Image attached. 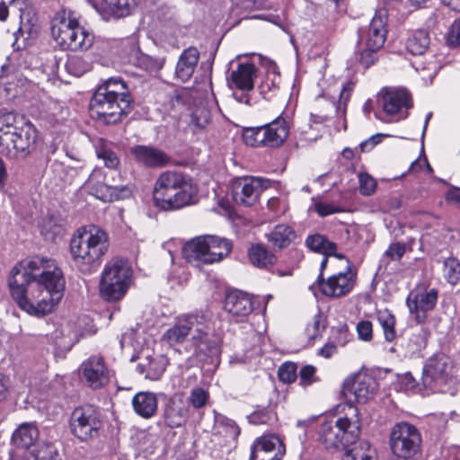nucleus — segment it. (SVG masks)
<instances>
[{
    "mask_svg": "<svg viewBox=\"0 0 460 460\" xmlns=\"http://www.w3.org/2000/svg\"><path fill=\"white\" fill-rule=\"evenodd\" d=\"M10 295L31 315L51 313L63 296L65 279L54 261L35 257L16 264L8 279Z\"/></svg>",
    "mask_w": 460,
    "mask_h": 460,
    "instance_id": "1",
    "label": "nucleus"
},
{
    "mask_svg": "<svg viewBox=\"0 0 460 460\" xmlns=\"http://www.w3.org/2000/svg\"><path fill=\"white\" fill-rule=\"evenodd\" d=\"M109 248L107 234L95 226L79 229L70 240V253L78 270L83 273L94 270Z\"/></svg>",
    "mask_w": 460,
    "mask_h": 460,
    "instance_id": "2",
    "label": "nucleus"
},
{
    "mask_svg": "<svg viewBox=\"0 0 460 460\" xmlns=\"http://www.w3.org/2000/svg\"><path fill=\"white\" fill-rule=\"evenodd\" d=\"M51 33L55 41L63 49L72 51L87 50L94 40L93 35L72 16V13L66 10L55 14L51 23Z\"/></svg>",
    "mask_w": 460,
    "mask_h": 460,
    "instance_id": "3",
    "label": "nucleus"
},
{
    "mask_svg": "<svg viewBox=\"0 0 460 460\" xmlns=\"http://www.w3.org/2000/svg\"><path fill=\"white\" fill-rule=\"evenodd\" d=\"M232 242L217 235H202L186 243L183 257L195 266L221 261L232 250Z\"/></svg>",
    "mask_w": 460,
    "mask_h": 460,
    "instance_id": "4",
    "label": "nucleus"
},
{
    "mask_svg": "<svg viewBox=\"0 0 460 460\" xmlns=\"http://www.w3.org/2000/svg\"><path fill=\"white\" fill-rule=\"evenodd\" d=\"M132 277V270L123 260L107 263L102 272L99 289L102 299L109 302L120 300L127 293Z\"/></svg>",
    "mask_w": 460,
    "mask_h": 460,
    "instance_id": "5",
    "label": "nucleus"
},
{
    "mask_svg": "<svg viewBox=\"0 0 460 460\" xmlns=\"http://www.w3.org/2000/svg\"><path fill=\"white\" fill-rule=\"evenodd\" d=\"M133 99H122L104 94L96 90L90 101V111L93 118L105 125L120 122L131 112Z\"/></svg>",
    "mask_w": 460,
    "mask_h": 460,
    "instance_id": "6",
    "label": "nucleus"
},
{
    "mask_svg": "<svg viewBox=\"0 0 460 460\" xmlns=\"http://www.w3.org/2000/svg\"><path fill=\"white\" fill-rule=\"evenodd\" d=\"M289 124L279 115L263 126L248 128L243 130V138L251 146L277 148L281 146L289 134Z\"/></svg>",
    "mask_w": 460,
    "mask_h": 460,
    "instance_id": "7",
    "label": "nucleus"
},
{
    "mask_svg": "<svg viewBox=\"0 0 460 460\" xmlns=\"http://www.w3.org/2000/svg\"><path fill=\"white\" fill-rule=\"evenodd\" d=\"M103 427L101 411L91 404L73 410L69 418L71 434L81 442H89L100 437Z\"/></svg>",
    "mask_w": 460,
    "mask_h": 460,
    "instance_id": "8",
    "label": "nucleus"
},
{
    "mask_svg": "<svg viewBox=\"0 0 460 460\" xmlns=\"http://www.w3.org/2000/svg\"><path fill=\"white\" fill-rule=\"evenodd\" d=\"M37 130L31 122H24L14 130L0 134V153L10 158L26 157L34 148Z\"/></svg>",
    "mask_w": 460,
    "mask_h": 460,
    "instance_id": "9",
    "label": "nucleus"
},
{
    "mask_svg": "<svg viewBox=\"0 0 460 460\" xmlns=\"http://www.w3.org/2000/svg\"><path fill=\"white\" fill-rule=\"evenodd\" d=\"M421 446V435L412 424L402 421L391 429L390 447L398 460H408L415 456Z\"/></svg>",
    "mask_w": 460,
    "mask_h": 460,
    "instance_id": "10",
    "label": "nucleus"
},
{
    "mask_svg": "<svg viewBox=\"0 0 460 460\" xmlns=\"http://www.w3.org/2000/svg\"><path fill=\"white\" fill-rule=\"evenodd\" d=\"M454 379V366L451 358L445 354L431 357L423 368L422 384L434 392L447 393L444 386Z\"/></svg>",
    "mask_w": 460,
    "mask_h": 460,
    "instance_id": "11",
    "label": "nucleus"
},
{
    "mask_svg": "<svg viewBox=\"0 0 460 460\" xmlns=\"http://www.w3.org/2000/svg\"><path fill=\"white\" fill-rule=\"evenodd\" d=\"M211 322V318L207 312H196L184 314L179 317L175 324L168 329L164 338L170 344L182 343L188 335L199 331V328H205Z\"/></svg>",
    "mask_w": 460,
    "mask_h": 460,
    "instance_id": "12",
    "label": "nucleus"
},
{
    "mask_svg": "<svg viewBox=\"0 0 460 460\" xmlns=\"http://www.w3.org/2000/svg\"><path fill=\"white\" fill-rule=\"evenodd\" d=\"M84 186L92 195L104 202H111L130 194V190L127 186L110 182L102 169H94Z\"/></svg>",
    "mask_w": 460,
    "mask_h": 460,
    "instance_id": "13",
    "label": "nucleus"
},
{
    "mask_svg": "<svg viewBox=\"0 0 460 460\" xmlns=\"http://www.w3.org/2000/svg\"><path fill=\"white\" fill-rule=\"evenodd\" d=\"M210 323L205 328L192 333L190 346L194 355L200 361H208L219 357L221 354L222 340L219 335L209 332Z\"/></svg>",
    "mask_w": 460,
    "mask_h": 460,
    "instance_id": "14",
    "label": "nucleus"
},
{
    "mask_svg": "<svg viewBox=\"0 0 460 460\" xmlns=\"http://www.w3.org/2000/svg\"><path fill=\"white\" fill-rule=\"evenodd\" d=\"M264 180L246 176L237 178L232 184V196L235 203L251 207L254 205L261 191L266 188Z\"/></svg>",
    "mask_w": 460,
    "mask_h": 460,
    "instance_id": "15",
    "label": "nucleus"
},
{
    "mask_svg": "<svg viewBox=\"0 0 460 460\" xmlns=\"http://www.w3.org/2000/svg\"><path fill=\"white\" fill-rule=\"evenodd\" d=\"M199 188L190 176L181 183L168 198L159 204V208L164 211H175L195 204L198 200Z\"/></svg>",
    "mask_w": 460,
    "mask_h": 460,
    "instance_id": "16",
    "label": "nucleus"
},
{
    "mask_svg": "<svg viewBox=\"0 0 460 460\" xmlns=\"http://www.w3.org/2000/svg\"><path fill=\"white\" fill-rule=\"evenodd\" d=\"M378 103L387 115H400L399 119H404L407 112L403 113V109H409L411 106V95L405 89L387 88L382 90L378 94Z\"/></svg>",
    "mask_w": 460,
    "mask_h": 460,
    "instance_id": "17",
    "label": "nucleus"
},
{
    "mask_svg": "<svg viewBox=\"0 0 460 460\" xmlns=\"http://www.w3.org/2000/svg\"><path fill=\"white\" fill-rule=\"evenodd\" d=\"M360 432L358 420L347 417V460H372L373 450L367 441L358 440Z\"/></svg>",
    "mask_w": 460,
    "mask_h": 460,
    "instance_id": "18",
    "label": "nucleus"
},
{
    "mask_svg": "<svg viewBox=\"0 0 460 460\" xmlns=\"http://www.w3.org/2000/svg\"><path fill=\"white\" fill-rule=\"evenodd\" d=\"M438 300V291L435 288L429 290L419 289L411 291L406 300L411 314H415L419 323L425 322L426 313L432 310Z\"/></svg>",
    "mask_w": 460,
    "mask_h": 460,
    "instance_id": "19",
    "label": "nucleus"
},
{
    "mask_svg": "<svg viewBox=\"0 0 460 460\" xmlns=\"http://www.w3.org/2000/svg\"><path fill=\"white\" fill-rule=\"evenodd\" d=\"M188 176L177 170H167L160 173L155 181L153 190L155 206L158 208L159 204H162Z\"/></svg>",
    "mask_w": 460,
    "mask_h": 460,
    "instance_id": "20",
    "label": "nucleus"
},
{
    "mask_svg": "<svg viewBox=\"0 0 460 460\" xmlns=\"http://www.w3.org/2000/svg\"><path fill=\"white\" fill-rule=\"evenodd\" d=\"M80 371L87 385L93 389H99L108 384L110 375L102 358L90 357L84 361Z\"/></svg>",
    "mask_w": 460,
    "mask_h": 460,
    "instance_id": "21",
    "label": "nucleus"
},
{
    "mask_svg": "<svg viewBox=\"0 0 460 460\" xmlns=\"http://www.w3.org/2000/svg\"><path fill=\"white\" fill-rule=\"evenodd\" d=\"M190 407L181 397L168 398L163 409V420L170 429L180 428L188 421Z\"/></svg>",
    "mask_w": 460,
    "mask_h": 460,
    "instance_id": "22",
    "label": "nucleus"
},
{
    "mask_svg": "<svg viewBox=\"0 0 460 460\" xmlns=\"http://www.w3.org/2000/svg\"><path fill=\"white\" fill-rule=\"evenodd\" d=\"M358 402H365L372 398L378 389L376 379L367 372H358L347 380V386Z\"/></svg>",
    "mask_w": 460,
    "mask_h": 460,
    "instance_id": "23",
    "label": "nucleus"
},
{
    "mask_svg": "<svg viewBox=\"0 0 460 460\" xmlns=\"http://www.w3.org/2000/svg\"><path fill=\"white\" fill-rule=\"evenodd\" d=\"M386 17L381 13L376 14L366 31H359V40H365L366 47L371 50L380 49L386 39Z\"/></svg>",
    "mask_w": 460,
    "mask_h": 460,
    "instance_id": "24",
    "label": "nucleus"
},
{
    "mask_svg": "<svg viewBox=\"0 0 460 460\" xmlns=\"http://www.w3.org/2000/svg\"><path fill=\"white\" fill-rule=\"evenodd\" d=\"M284 450L276 437L259 438L252 447L251 460H280Z\"/></svg>",
    "mask_w": 460,
    "mask_h": 460,
    "instance_id": "25",
    "label": "nucleus"
},
{
    "mask_svg": "<svg viewBox=\"0 0 460 460\" xmlns=\"http://www.w3.org/2000/svg\"><path fill=\"white\" fill-rule=\"evenodd\" d=\"M130 153L137 162L150 168L163 167L170 162L164 151L154 146L138 145L131 147Z\"/></svg>",
    "mask_w": 460,
    "mask_h": 460,
    "instance_id": "26",
    "label": "nucleus"
},
{
    "mask_svg": "<svg viewBox=\"0 0 460 460\" xmlns=\"http://www.w3.org/2000/svg\"><path fill=\"white\" fill-rule=\"evenodd\" d=\"M224 308L228 314L242 321L252 312L253 303L247 294L234 290L226 294Z\"/></svg>",
    "mask_w": 460,
    "mask_h": 460,
    "instance_id": "27",
    "label": "nucleus"
},
{
    "mask_svg": "<svg viewBox=\"0 0 460 460\" xmlns=\"http://www.w3.org/2000/svg\"><path fill=\"white\" fill-rule=\"evenodd\" d=\"M321 435L327 448L345 450V418H339L334 425L325 422L322 425Z\"/></svg>",
    "mask_w": 460,
    "mask_h": 460,
    "instance_id": "28",
    "label": "nucleus"
},
{
    "mask_svg": "<svg viewBox=\"0 0 460 460\" xmlns=\"http://www.w3.org/2000/svg\"><path fill=\"white\" fill-rule=\"evenodd\" d=\"M199 59V52L194 47L184 49L179 57L174 75L181 82L189 81L193 75Z\"/></svg>",
    "mask_w": 460,
    "mask_h": 460,
    "instance_id": "29",
    "label": "nucleus"
},
{
    "mask_svg": "<svg viewBox=\"0 0 460 460\" xmlns=\"http://www.w3.org/2000/svg\"><path fill=\"white\" fill-rule=\"evenodd\" d=\"M328 256H324L321 262L320 274L317 279L318 286L322 293L328 296H341L345 294V273L340 272L325 281L323 271L327 266Z\"/></svg>",
    "mask_w": 460,
    "mask_h": 460,
    "instance_id": "30",
    "label": "nucleus"
},
{
    "mask_svg": "<svg viewBox=\"0 0 460 460\" xmlns=\"http://www.w3.org/2000/svg\"><path fill=\"white\" fill-rule=\"evenodd\" d=\"M256 72L257 69L252 63L239 64L237 68L231 72L228 80L230 87L234 86L241 91L253 90V78L256 76Z\"/></svg>",
    "mask_w": 460,
    "mask_h": 460,
    "instance_id": "31",
    "label": "nucleus"
},
{
    "mask_svg": "<svg viewBox=\"0 0 460 460\" xmlns=\"http://www.w3.org/2000/svg\"><path fill=\"white\" fill-rule=\"evenodd\" d=\"M429 336L428 329L423 326L413 329L408 339L402 345L404 349V357H419L427 346Z\"/></svg>",
    "mask_w": 460,
    "mask_h": 460,
    "instance_id": "32",
    "label": "nucleus"
},
{
    "mask_svg": "<svg viewBox=\"0 0 460 460\" xmlns=\"http://www.w3.org/2000/svg\"><path fill=\"white\" fill-rule=\"evenodd\" d=\"M167 360L163 356L148 357L143 362L137 364L136 370L143 375L145 378L156 381L164 375Z\"/></svg>",
    "mask_w": 460,
    "mask_h": 460,
    "instance_id": "33",
    "label": "nucleus"
},
{
    "mask_svg": "<svg viewBox=\"0 0 460 460\" xmlns=\"http://www.w3.org/2000/svg\"><path fill=\"white\" fill-rule=\"evenodd\" d=\"M132 405L139 416L149 419L157 410V398L154 393L139 392L133 397Z\"/></svg>",
    "mask_w": 460,
    "mask_h": 460,
    "instance_id": "34",
    "label": "nucleus"
},
{
    "mask_svg": "<svg viewBox=\"0 0 460 460\" xmlns=\"http://www.w3.org/2000/svg\"><path fill=\"white\" fill-rule=\"evenodd\" d=\"M306 246L313 252L324 256H334L340 260L345 258L341 253L336 252L337 245L322 234H315L309 235L305 240Z\"/></svg>",
    "mask_w": 460,
    "mask_h": 460,
    "instance_id": "35",
    "label": "nucleus"
},
{
    "mask_svg": "<svg viewBox=\"0 0 460 460\" xmlns=\"http://www.w3.org/2000/svg\"><path fill=\"white\" fill-rule=\"evenodd\" d=\"M248 258L250 262L259 269H268L277 261L275 254L261 243L252 244L249 248Z\"/></svg>",
    "mask_w": 460,
    "mask_h": 460,
    "instance_id": "36",
    "label": "nucleus"
},
{
    "mask_svg": "<svg viewBox=\"0 0 460 460\" xmlns=\"http://www.w3.org/2000/svg\"><path fill=\"white\" fill-rule=\"evenodd\" d=\"M39 437V431L31 423H22L13 433L12 441L18 447L28 448Z\"/></svg>",
    "mask_w": 460,
    "mask_h": 460,
    "instance_id": "37",
    "label": "nucleus"
},
{
    "mask_svg": "<svg viewBox=\"0 0 460 460\" xmlns=\"http://www.w3.org/2000/svg\"><path fill=\"white\" fill-rule=\"evenodd\" d=\"M137 0H104V13L114 18L119 19L129 15L137 7Z\"/></svg>",
    "mask_w": 460,
    "mask_h": 460,
    "instance_id": "38",
    "label": "nucleus"
},
{
    "mask_svg": "<svg viewBox=\"0 0 460 460\" xmlns=\"http://www.w3.org/2000/svg\"><path fill=\"white\" fill-rule=\"evenodd\" d=\"M210 111L206 105H197L190 113L188 127L193 134H198L206 128L210 121Z\"/></svg>",
    "mask_w": 460,
    "mask_h": 460,
    "instance_id": "39",
    "label": "nucleus"
},
{
    "mask_svg": "<svg viewBox=\"0 0 460 460\" xmlns=\"http://www.w3.org/2000/svg\"><path fill=\"white\" fill-rule=\"evenodd\" d=\"M429 45V33L426 30L415 31L405 43L406 49L412 55H423Z\"/></svg>",
    "mask_w": 460,
    "mask_h": 460,
    "instance_id": "40",
    "label": "nucleus"
},
{
    "mask_svg": "<svg viewBox=\"0 0 460 460\" xmlns=\"http://www.w3.org/2000/svg\"><path fill=\"white\" fill-rule=\"evenodd\" d=\"M294 236L295 233L292 228L286 225L276 226L275 228L267 234L268 241L271 243L273 246L279 249L289 245Z\"/></svg>",
    "mask_w": 460,
    "mask_h": 460,
    "instance_id": "41",
    "label": "nucleus"
},
{
    "mask_svg": "<svg viewBox=\"0 0 460 460\" xmlns=\"http://www.w3.org/2000/svg\"><path fill=\"white\" fill-rule=\"evenodd\" d=\"M97 90L103 92L104 94L119 97L120 100L132 99L126 84L122 79L119 77L109 78L102 84H101Z\"/></svg>",
    "mask_w": 460,
    "mask_h": 460,
    "instance_id": "42",
    "label": "nucleus"
},
{
    "mask_svg": "<svg viewBox=\"0 0 460 460\" xmlns=\"http://www.w3.org/2000/svg\"><path fill=\"white\" fill-rule=\"evenodd\" d=\"M214 430L217 434L223 435L232 439L237 438L240 434V429L236 423L222 414H216Z\"/></svg>",
    "mask_w": 460,
    "mask_h": 460,
    "instance_id": "43",
    "label": "nucleus"
},
{
    "mask_svg": "<svg viewBox=\"0 0 460 460\" xmlns=\"http://www.w3.org/2000/svg\"><path fill=\"white\" fill-rule=\"evenodd\" d=\"M58 449L51 443L39 444L23 456L24 460H57Z\"/></svg>",
    "mask_w": 460,
    "mask_h": 460,
    "instance_id": "44",
    "label": "nucleus"
},
{
    "mask_svg": "<svg viewBox=\"0 0 460 460\" xmlns=\"http://www.w3.org/2000/svg\"><path fill=\"white\" fill-rule=\"evenodd\" d=\"M164 58H154L144 53H138L135 59V65L149 73H157L164 66Z\"/></svg>",
    "mask_w": 460,
    "mask_h": 460,
    "instance_id": "45",
    "label": "nucleus"
},
{
    "mask_svg": "<svg viewBox=\"0 0 460 460\" xmlns=\"http://www.w3.org/2000/svg\"><path fill=\"white\" fill-rule=\"evenodd\" d=\"M377 320L380 323L386 341L392 342L396 338L395 317L388 310L379 311Z\"/></svg>",
    "mask_w": 460,
    "mask_h": 460,
    "instance_id": "46",
    "label": "nucleus"
},
{
    "mask_svg": "<svg viewBox=\"0 0 460 460\" xmlns=\"http://www.w3.org/2000/svg\"><path fill=\"white\" fill-rule=\"evenodd\" d=\"M66 71L75 75L81 76L91 69V63L81 56H69L66 63Z\"/></svg>",
    "mask_w": 460,
    "mask_h": 460,
    "instance_id": "47",
    "label": "nucleus"
},
{
    "mask_svg": "<svg viewBox=\"0 0 460 460\" xmlns=\"http://www.w3.org/2000/svg\"><path fill=\"white\" fill-rule=\"evenodd\" d=\"M443 275L452 285L460 280V261L455 258H448L444 261Z\"/></svg>",
    "mask_w": 460,
    "mask_h": 460,
    "instance_id": "48",
    "label": "nucleus"
},
{
    "mask_svg": "<svg viewBox=\"0 0 460 460\" xmlns=\"http://www.w3.org/2000/svg\"><path fill=\"white\" fill-rule=\"evenodd\" d=\"M325 330V323L321 314L314 316L312 323H308L305 329V334L308 338V343L314 344V341L322 336L323 332Z\"/></svg>",
    "mask_w": 460,
    "mask_h": 460,
    "instance_id": "49",
    "label": "nucleus"
},
{
    "mask_svg": "<svg viewBox=\"0 0 460 460\" xmlns=\"http://www.w3.org/2000/svg\"><path fill=\"white\" fill-rule=\"evenodd\" d=\"M309 210L317 213L320 217H327L333 213L342 211V209L334 203L322 201L316 198L312 199V204Z\"/></svg>",
    "mask_w": 460,
    "mask_h": 460,
    "instance_id": "50",
    "label": "nucleus"
},
{
    "mask_svg": "<svg viewBox=\"0 0 460 460\" xmlns=\"http://www.w3.org/2000/svg\"><path fill=\"white\" fill-rule=\"evenodd\" d=\"M98 158L104 162L106 167L110 169H117L120 164V160L117 154L105 146H102L96 149Z\"/></svg>",
    "mask_w": 460,
    "mask_h": 460,
    "instance_id": "51",
    "label": "nucleus"
},
{
    "mask_svg": "<svg viewBox=\"0 0 460 460\" xmlns=\"http://www.w3.org/2000/svg\"><path fill=\"white\" fill-rule=\"evenodd\" d=\"M208 398L209 394L205 389L196 387L190 391L188 402L195 409H201L207 404Z\"/></svg>",
    "mask_w": 460,
    "mask_h": 460,
    "instance_id": "52",
    "label": "nucleus"
},
{
    "mask_svg": "<svg viewBox=\"0 0 460 460\" xmlns=\"http://www.w3.org/2000/svg\"><path fill=\"white\" fill-rule=\"evenodd\" d=\"M278 376L280 381L290 384L296 378V365L292 362H286L279 368Z\"/></svg>",
    "mask_w": 460,
    "mask_h": 460,
    "instance_id": "53",
    "label": "nucleus"
},
{
    "mask_svg": "<svg viewBox=\"0 0 460 460\" xmlns=\"http://www.w3.org/2000/svg\"><path fill=\"white\" fill-rule=\"evenodd\" d=\"M23 5V0H0V21L4 22L7 19L10 9L12 12L14 10L21 12Z\"/></svg>",
    "mask_w": 460,
    "mask_h": 460,
    "instance_id": "54",
    "label": "nucleus"
},
{
    "mask_svg": "<svg viewBox=\"0 0 460 460\" xmlns=\"http://www.w3.org/2000/svg\"><path fill=\"white\" fill-rule=\"evenodd\" d=\"M359 181V190L363 195H371L376 187V181L368 174L359 173L358 175Z\"/></svg>",
    "mask_w": 460,
    "mask_h": 460,
    "instance_id": "55",
    "label": "nucleus"
},
{
    "mask_svg": "<svg viewBox=\"0 0 460 460\" xmlns=\"http://www.w3.org/2000/svg\"><path fill=\"white\" fill-rule=\"evenodd\" d=\"M447 43L450 47L460 46V19L455 20L447 34Z\"/></svg>",
    "mask_w": 460,
    "mask_h": 460,
    "instance_id": "56",
    "label": "nucleus"
},
{
    "mask_svg": "<svg viewBox=\"0 0 460 460\" xmlns=\"http://www.w3.org/2000/svg\"><path fill=\"white\" fill-rule=\"evenodd\" d=\"M315 367L312 365L303 367L299 372L300 385L307 386L314 383L317 379L315 377Z\"/></svg>",
    "mask_w": 460,
    "mask_h": 460,
    "instance_id": "57",
    "label": "nucleus"
},
{
    "mask_svg": "<svg viewBox=\"0 0 460 460\" xmlns=\"http://www.w3.org/2000/svg\"><path fill=\"white\" fill-rule=\"evenodd\" d=\"M406 246L403 243H391L385 251L384 257L389 258L391 261H400L405 253Z\"/></svg>",
    "mask_w": 460,
    "mask_h": 460,
    "instance_id": "58",
    "label": "nucleus"
},
{
    "mask_svg": "<svg viewBox=\"0 0 460 460\" xmlns=\"http://www.w3.org/2000/svg\"><path fill=\"white\" fill-rule=\"evenodd\" d=\"M273 414L266 410H260L252 412L249 417V422L254 425L267 424L272 420Z\"/></svg>",
    "mask_w": 460,
    "mask_h": 460,
    "instance_id": "59",
    "label": "nucleus"
},
{
    "mask_svg": "<svg viewBox=\"0 0 460 460\" xmlns=\"http://www.w3.org/2000/svg\"><path fill=\"white\" fill-rule=\"evenodd\" d=\"M16 123L17 118L13 112L4 113L0 117V134L6 130H14V127H17Z\"/></svg>",
    "mask_w": 460,
    "mask_h": 460,
    "instance_id": "60",
    "label": "nucleus"
},
{
    "mask_svg": "<svg viewBox=\"0 0 460 460\" xmlns=\"http://www.w3.org/2000/svg\"><path fill=\"white\" fill-rule=\"evenodd\" d=\"M358 338L364 341H370L373 338V326L369 321H361L357 324Z\"/></svg>",
    "mask_w": 460,
    "mask_h": 460,
    "instance_id": "61",
    "label": "nucleus"
},
{
    "mask_svg": "<svg viewBox=\"0 0 460 460\" xmlns=\"http://www.w3.org/2000/svg\"><path fill=\"white\" fill-rule=\"evenodd\" d=\"M376 51L377 50H371V49H369V48L366 47V49L360 52L359 63L362 65L364 69L368 68L370 66H372L375 63V61L376 59Z\"/></svg>",
    "mask_w": 460,
    "mask_h": 460,
    "instance_id": "62",
    "label": "nucleus"
},
{
    "mask_svg": "<svg viewBox=\"0 0 460 460\" xmlns=\"http://www.w3.org/2000/svg\"><path fill=\"white\" fill-rule=\"evenodd\" d=\"M382 137H383V135L376 134V135L369 137L367 140L362 142L360 144L361 151H363V152L370 151L372 148H374V146H376L381 141Z\"/></svg>",
    "mask_w": 460,
    "mask_h": 460,
    "instance_id": "63",
    "label": "nucleus"
},
{
    "mask_svg": "<svg viewBox=\"0 0 460 460\" xmlns=\"http://www.w3.org/2000/svg\"><path fill=\"white\" fill-rule=\"evenodd\" d=\"M401 384L406 390H413L417 386V382L411 373H405L401 377Z\"/></svg>",
    "mask_w": 460,
    "mask_h": 460,
    "instance_id": "64",
    "label": "nucleus"
}]
</instances>
